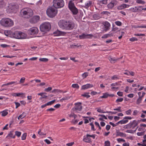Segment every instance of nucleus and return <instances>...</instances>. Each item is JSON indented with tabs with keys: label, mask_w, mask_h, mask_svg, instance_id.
Listing matches in <instances>:
<instances>
[{
	"label": "nucleus",
	"mask_w": 146,
	"mask_h": 146,
	"mask_svg": "<svg viewBox=\"0 0 146 146\" xmlns=\"http://www.w3.org/2000/svg\"><path fill=\"white\" fill-rule=\"evenodd\" d=\"M40 17L38 16H35L31 18L30 20V22L31 23H35L37 22L39 20Z\"/></svg>",
	"instance_id": "15"
},
{
	"label": "nucleus",
	"mask_w": 146,
	"mask_h": 146,
	"mask_svg": "<svg viewBox=\"0 0 146 146\" xmlns=\"http://www.w3.org/2000/svg\"><path fill=\"white\" fill-rule=\"evenodd\" d=\"M121 107H118L117 108L114 109L113 110H117L118 112H121Z\"/></svg>",
	"instance_id": "54"
},
{
	"label": "nucleus",
	"mask_w": 146,
	"mask_h": 146,
	"mask_svg": "<svg viewBox=\"0 0 146 146\" xmlns=\"http://www.w3.org/2000/svg\"><path fill=\"white\" fill-rule=\"evenodd\" d=\"M89 94V93H84V94H82L81 96L88 98L90 97V96L88 94Z\"/></svg>",
	"instance_id": "30"
},
{
	"label": "nucleus",
	"mask_w": 146,
	"mask_h": 146,
	"mask_svg": "<svg viewBox=\"0 0 146 146\" xmlns=\"http://www.w3.org/2000/svg\"><path fill=\"white\" fill-rule=\"evenodd\" d=\"M93 36L92 34H85L83 33L79 36V38L80 39L85 38H90L93 37Z\"/></svg>",
	"instance_id": "12"
},
{
	"label": "nucleus",
	"mask_w": 146,
	"mask_h": 146,
	"mask_svg": "<svg viewBox=\"0 0 146 146\" xmlns=\"http://www.w3.org/2000/svg\"><path fill=\"white\" fill-rule=\"evenodd\" d=\"M123 100V98H120L117 99L116 101V102L118 103L119 102H121Z\"/></svg>",
	"instance_id": "48"
},
{
	"label": "nucleus",
	"mask_w": 146,
	"mask_h": 146,
	"mask_svg": "<svg viewBox=\"0 0 146 146\" xmlns=\"http://www.w3.org/2000/svg\"><path fill=\"white\" fill-rule=\"evenodd\" d=\"M40 28L41 31L46 32L50 29L51 25L49 23L45 22L40 25Z\"/></svg>",
	"instance_id": "5"
},
{
	"label": "nucleus",
	"mask_w": 146,
	"mask_h": 146,
	"mask_svg": "<svg viewBox=\"0 0 146 146\" xmlns=\"http://www.w3.org/2000/svg\"><path fill=\"white\" fill-rule=\"evenodd\" d=\"M9 137L11 138H15V136L14 135H13V134L12 133H10L8 135L7 137Z\"/></svg>",
	"instance_id": "49"
},
{
	"label": "nucleus",
	"mask_w": 146,
	"mask_h": 146,
	"mask_svg": "<svg viewBox=\"0 0 146 146\" xmlns=\"http://www.w3.org/2000/svg\"><path fill=\"white\" fill-rule=\"evenodd\" d=\"M19 39H25L27 38V35L23 33L20 32Z\"/></svg>",
	"instance_id": "21"
},
{
	"label": "nucleus",
	"mask_w": 146,
	"mask_h": 146,
	"mask_svg": "<svg viewBox=\"0 0 146 146\" xmlns=\"http://www.w3.org/2000/svg\"><path fill=\"white\" fill-rule=\"evenodd\" d=\"M118 29V28L117 27H116L115 25H113L111 31H115L117 30Z\"/></svg>",
	"instance_id": "34"
},
{
	"label": "nucleus",
	"mask_w": 146,
	"mask_h": 146,
	"mask_svg": "<svg viewBox=\"0 0 146 146\" xmlns=\"http://www.w3.org/2000/svg\"><path fill=\"white\" fill-rule=\"evenodd\" d=\"M102 24L104 25V30L105 32L109 30L110 29V25L109 22L106 21L103 22Z\"/></svg>",
	"instance_id": "11"
},
{
	"label": "nucleus",
	"mask_w": 146,
	"mask_h": 146,
	"mask_svg": "<svg viewBox=\"0 0 146 146\" xmlns=\"http://www.w3.org/2000/svg\"><path fill=\"white\" fill-rule=\"evenodd\" d=\"M74 144V142L66 144V145L68 146H72Z\"/></svg>",
	"instance_id": "64"
},
{
	"label": "nucleus",
	"mask_w": 146,
	"mask_h": 146,
	"mask_svg": "<svg viewBox=\"0 0 146 146\" xmlns=\"http://www.w3.org/2000/svg\"><path fill=\"white\" fill-rule=\"evenodd\" d=\"M38 133L39 135H46V133L41 132L40 130L38 131Z\"/></svg>",
	"instance_id": "52"
},
{
	"label": "nucleus",
	"mask_w": 146,
	"mask_h": 146,
	"mask_svg": "<svg viewBox=\"0 0 146 146\" xmlns=\"http://www.w3.org/2000/svg\"><path fill=\"white\" fill-rule=\"evenodd\" d=\"M26 115V114L23 112L18 117V119H19L24 117Z\"/></svg>",
	"instance_id": "29"
},
{
	"label": "nucleus",
	"mask_w": 146,
	"mask_h": 146,
	"mask_svg": "<svg viewBox=\"0 0 146 146\" xmlns=\"http://www.w3.org/2000/svg\"><path fill=\"white\" fill-rule=\"evenodd\" d=\"M118 89V87H116L115 86H113L111 87V89L113 91L115 90H117Z\"/></svg>",
	"instance_id": "56"
},
{
	"label": "nucleus",
	"mask_w": 146,
	"mask_h": 146,
	"mask_svg": "<svg viewBox=\"0 0 146 146\" xmlns=\"http://www.w3.org/2000/svg\"><path fill=\"white\" fill-rule=\"evenodd\" d=\"M136 2L138 3L142 4H144L145 3V1L142 0H136Z\"/></svg>",
	"instance_id": "33"
},
{
	"label": "nucleus",
	"mask_w": 146,
	"mask_h": 146,
	"mask_svg": "<svg viewBox=\"0 0 146 146\" xmlns=\"http://www.w3.org/2000/svg\"><path fill=\"white\" fill-rule=\"evenodd\" d=\"M84 138L83 140L86 143H90L91 141V139L89 137V136H87V134L86 135V136H84Z\"/></svg>",
	"instance_id": "24"
},
{
	"label": "nucleus",
	"mask_w": 146,
	"mask_h": 146,
	"mask_svg": "<svg viewBox=\"0 0 146 146\" xmlns=\"http://www.w3.org/2000/svg\"><path fill=\"white\" fill-rule=\"evenodd\" d=\"M7 110H5L1 112L2 115L3 116H5L8 113Z\"/></svg>",
	"instance_id": "31"
},
{
	"label": "nucleus",
	"mask_w": 146,
	"mask_h": 146,
	"mask_svg": "<svg viewBox=\"0 0 146 146\" xmlns=\"http://www.w3.org/2000/svg\"><path fill=\"white\" fill-rule=\"evenodd\" d=\"M93 18L97 20L100 17L98 15L95 14L93 16Z\"/></svg>",
	"instance_id": "47"
},
{
	"label": "nucleus",
	"mask_w": 146,
	"mask_h": 146,
	"mask_svg": "<svg viewBox=\"0 0 146 146\" xmlns=\"http://www.w3.org/2000/svg\"><path fill=\"white\" fill-rule=\"evenodd\" d=\"M139 9L137 7L131 8L129 9V10L133 12H136Z\"/></svg>",
	"instance_id": "28"
},
{
	"label": "nucleus",
	"mask_w": 146,
	"mask_h": 146,
	"mask_svg": "<svg viewBox=\"0 0 146 146\" xmlns=\"http://www.w3.org/2000/svg\"><path fill=\"white\" fill-rule=\"evenodd\" d=\"M129 40L132 42L137 40V39L135 37H132L129 39Z\"/></svg>",
	"instance_id": "46"
},
{
	"label": "nucleus",
	"mask_w": 146,
	"mask_h": 146,
	"mask_svg": "<svg viewBox=\"0 0 146 146\" xmlns=\"http://www.w3.org/2000/svg\"><path fill=\"white\" fill-rule=\"evenodd\" d=\"M117 1L116 0H112L108 4V7L110 9H112L115 6L117 5Z\"/></svg>",
	"instance_id": "10"
},
{
	"label": "nucleus",
	"mask_w": 146,
	"mask_h": 146,
	"mask_svg": "<svg viewBox=\"0 0 146 146\" xmlns=\"http://www.w3.org/2000/svg\"><path fill=\"white\" fill-rule=\"evenodd\" d=\"M101 13L103 14L108 15V14H110V13L108 11H105L102 12Z\"/></svg>",
	"instance_id": "60"
},
{
	"label": "nucleus",
	"mask_w": 146,
	"mask_h": 146,
	"mask_svg": "<svg viewBox=\"0 0 146 146\" xmlns=\"http://www.w3.org/2000/svg\"><path fill=\"white\" fill-rule=\"evenodd\" d=\"M63 0H53V6L56 8H60L63 7L64 5Z\"/></svg>",
	"instance_id": "7"
},
{
	"label": "nucleus",
	"mask_w": 146,
	"mask_h": 146,
	"mask_svg": "<svg viewBox=\"0 0 146 146\" xmlns=\"http://www.w3.org/2000/svg\"><path fill=\"white\" fill-rule=\"evenodd\" d=\"M129 5L125 4H123L121 5L118 6L117 7V9L118 10H121L126 8H128Z\"/></svg>",
	"instance_id": "16"
},
{
	"label": "nucleus",
	"mask_w": 146,
	"mask_h": 146,
	"mask_svg": "<svg viewBox=\"0 0 146 146\" xmlns=\"http://www.w3.org/2000/svg\"><path fill=\"white\" fill-rule=\"evenodd\" d=\"M116 136H119L122 137H125L126 136V134L123 133L122 132H120L119 131H117L116 132Z\"/></svg>",
	"instance_id": "26"
},
{
	"label": "nucleus",
	"mask_w": 146,
	"mask_h": 146,
	"mask_svg": "<svg viewBox=\"0 0 146 146\" xmlns=\"http://www.w3.org/2000/svg\"><path fill=\"white\" fill-rule=\"evenodd\" d=\"M129 124L131 128L132 127V129L134 128L135 127H136L138 124L137 122L135 120L132 121H131Z\"/></svg>",
	"instance_id": "17"
},
{
	"label": "nucleus",
	"mask_w": 146,
	"mask_h": 146,
	"mask_svg": "<svg viewBox=\"0 0 146 146\" xmlns=\"http://www.w3.org/2000/svg\"><path fill=\"white\" fill-rule=\"evenodd\" d=\"M117 139V141L119 142H125V140H124L123 139L120 138Z\"/></svg>",
	"instance_id": "53"
},
{
	"label": "nucleus",
	"mask_w": 146,
	"mask_h": 146,
	"mask_svg": "<svg viewBox=\"0 0 146 146\" xmlns=\"http://www.w3.org/2000/svg\"><path fill=\"white\" fill-rule=\"evenodd\" d=\"M21 13L24 17L28 18L32 15L33 12L31 9L27 8L23 9L21 11Z\"/></svg>",
	"instance_id": "4"
},
{
	"label": "nucleus",
	"mask_w": 146,
	"mask_h": 146,
	"mask_svg": "<svg viewBox=\"0 0 146 146\" xmlns=\"http://www.w3.org/2000/svg\"><path fill=\"white\" fill-rule=\"evenodd\" d=\"M114 96V95L113 94H110L107 93H105L103 94V95L102 96H101V97L102 98H107L108 96L113 97Z\"/></svg>",
	"instance_id": "23"
},
{
	"label": "nucleus",
	"mask_w": 146,
	"mask_h": 146,
	"mask_svg": "<svg viewBox=\"0 0 146 146\" xmlns=\"http://www.w3.org/2000/svg\"><path fill=\"white\" fill-rule=\"evenodd\" d=\"M119 79V78L117 75H115L111 78V79L112 80H117Z\"/></svg>",
	"instance_id": "36"
},
{
	"label": "nucleus",
	"mask_w": 146,
	"mask_h": 146,
	"mask_svg": "<svg viewBox=\"0 0 146 146\" xmlns=\"http://www.w3.org/2000/svg\"><path fill=\"white\" fill-rule=\"evenodd\" d=\"M97 111L99 113H106V112L104 111L103 110H102V109L100 108H98L97 109Z\"/></svg>",
	"instance_id": "44"
},
{
	"label": "nucleus",
	"mask_w": 146,
	"mask_h": 146,
	"mask_svg": "<svg viewBox=\"0 0 146 146\" xmlns=\"http://www.w3.org/2000/svg\"><path fill=\"white\" fill-rule=\"evenodd\" d=\"M92 87L93 85L92 84H87L86 85L82 86V89L85 90L92 88Z\"/></svg>",
	"instance_id": "20"
},
{
	"label": "nucleus",
	"mask_w": 146,
	"mask_h": 146,
	"mask_svg": "<svg viewBox=\"0 0 146 146\" xmlns=\"http://www.w3.org/2000/svg\"><path fill=\"white\" fill-rule=\"evenodd\" d=\"M61 91L58 89H55L52 91V92L55 93L57 92H61Z\"/></svg>",
	"instance_id": "55"
},
{
	"label": "nucleus",
	"mask_w": 146,
	"mask_h": 146,
	"mask_svg": "<svg viewBox=\"0 0 146 146\" xmlns=\"http://www.w3.org/2000/svg\"><path fill=\"white\" fill-rule=\"evenodd\" d=\"M90 125L91 126V129L93 131H95V129L94 128V126L93 124L92 123H90Z\"/></svg>",
	"instance_id": "62"
},
{
	"label": "nucleus",
	"mask_w": 146,
	"mask_h": 146,
	"mask_svg": "<svg viewBox=\"0 0 146 146\" xmlns=\"http://www.w3.org/2000/svg\"><path fill=\"white\" fill-rule=\"evenodd\" d=\"M22 94L21 93H14L12 94V96L14 97H20L21 95Z\"/></svg>",
	"instance_id": "35"
},
{
	"label": "nucleus",
	"mask_w": 146,
	"mask_h": 146,
	"mask_svg": "<svg viewBox=\"0 0 146 146\" xmlns=\"http://www.w3.org/2000/svg\"><path fill=\"white\" fill-rule=\"evenodd\" d=\"M25 78L23 77V78H21V79L20 81V83H23L24 82V81H25Z\"/></svg>",
	"instance_id": "61"
},
{
	"label": "nucleus",
	"mask_w": 146,
	"mask_h": 146,
	"mask_svg": "<svg viewBox=\"0 0 146 146\" xmlns=\"http://www.w3.org/2000/svg\"><path fill=\"white\" fill-rule=\"evenodd\" d=\"M88 72H85L82 74V76L83 78H86L88 76Z\"/></svg>",
	"instance_id": "40"
},
{
	"label": "nucleus",
	"mask_w": 146,
	"mask_h": 146,
	"mask_svg": "<svg viewBox=\"0 0 146 146\" xmlns=\"http://www.w3.org/2000/svg\"><path fill=\"white\" fill-rule=\"evenodd\" d=\"M38 32V29L36 27H32L27 31L29 35H34L37 34Z\"/></svg>",
	"instance_id": "8"
},
{
	"label": "nucleus",
	"mask_w": 146,
	"mask_h": 146,
	"mask_svg": "<svg viewBox=\"0 0 146 146\" xmlns=\"http://www.w3.org/2000/svg\"><path fill=\"white\" fill-rule=\"evenodd\" d=\"M27 136L26 133H24L21 136V139L22 140H24L26 139Z\"/></svg>",
	"instance_id": "41"
},
{
	"label": "nucleus",
	"mask_w": 146,
	"mask_h": 146,
	"mask_svg": "<svg viewBox=\"0 0 146 146\" xmlns=\"http://www.w3.org/2000/svg\"><path fill=\"white\" fill-rule=\"evenodd\" d=\"M9 9L11 10V12H13L14 10L17 8V6L14 4H11L9 5L8 7Z\"/></svg>",
	"instance_id": "19"
},
{
	"label": "nucleus",
	"mask_w": 146,
	"mask_h": 146,
	"mask_svg": "<svg viewBox=\"0 0 146 146\" xmlns=\"http://www.w3.org/2000/svg\"><path fill=\"white\" fill-rule=\"evenodd\" d=\"M68 6L70 10L72 11L73 15H76L78 12V11L77 9L75 7L74 3L72 1H69Z\"/></svg>",
	"instance_id": "6"
},
{
	"label": "nucleus",
	"mask_w": 146,
	"mask_h": 146,
	"mask_svg": "<svg viewBox=\"0 0 146 146\" xmlns=\"http://www.w3.org/2000/svg\"><path fill=\"white\" fill-rule=\"evenodd\" d=\"M109 35L108 34H106L102 36V38H106L108 37H109Z\"/></svg>",
	"instance_id": "59"
},
{
	"label": "nucleus",
	"mask_w": 146,
	"mask_h": 146,
	"mask_svg": "<svg viewBox=\"0 0 146 146\" xmlns=\"http://www.w3.org/2000/svg\"><path fill=\"white\" fill-rule=\"evenodd\" d=\"M104 146H111L110 142L108 141H105L104 143Z\"/></svg>",
	"instance_id": "39"
},
{
	"label": "nucleus",
	"mask_w": 146,
	"mask_h": 146,
	"mask_svg": "<svg viewBox=\"0 0 146 146\" xmlns=\"http://www.w3.org/2000/svg\"><path fill=\"white\" fill-rule=\"evenodd\" d=\"M19 33L20 32H19L18 31L13 32L12 33V35L11 37H13L19 39V38L20 37Z\"/></svg>",
	"instance_id": "18"
},
{
	"label": "nucleus",
	"mask_w": 146,
	"mask_h": 146,
	"mask_svg": "<svg viewBox=\"0 0 146 146\" xmlns=\"http://www.w3.org/2000/svg\"><path fill=\"white\" fill-rule=\"evenodd\" d=\"M58 25L61 28L67 30H71L74 26V24L72 22L64 20L60 21L58 22Z\"/></svg>",
	"instance_id": "1"
},
{
	"label": "nucleus",
	"mask_w": 146,
	"mask_h": 146,
	"mask_svg": "<svg viewBox=\"0 0 146 146\" xmlns=\"http://www.w3.org/2000/svg\"><path fill=\"white\" fill-rule=\"evenodd\" d=\"M55 101V100H53L51 101L48 102L46 103V105H47V106L51 105L52 104H53L54 102Z\"/></svg>",
	"instance_id": "37"
},
{
	"label": "nucleus",
	"mask_w": 146,
	"mask_h": 146,
	"mask_svg": "<svg viewBox=\"0 0 146 146\" xmlns=\"http://www.w3.org/2000/svg\"><path fill=\"white\" fill-rule=\"evenodd\" d=\"M132 117L129 116L125 117H124L123 120L118 121L117 124H124L127 123L128 121V119H131Z\"/></svg>",
	"instance_id": "9"
},
{
	"label": "nucleus",
	"mask_w": 146,
	"mask_h": 146,
	"mask_svg": "<svg viewBox=\"0 0 146 146\" xmlns=\"http://www.w3.org/2000/svg\"><path fill=\"white\" fill-rule=\"evenodd\" d=\"M92 4V2L90 1H87L85 4V5L84 7L86 9H88Z\"/></svg>",
	"instance_id": "22"
},
{
	"label": "nucleus",
	"mask_w": 146,
	"mask_h": 146,
	"mask_svg": "<svg viewBox=\"0 0 146 146\" xmlns=\"http://www.w3.org/2000/svg\"><path fill=\"white\" fill-rule=\"evenodd\" d=\"M52 88L51 87H49L48 88H46L45 89V91L46 92H48L52 90Z\"/></svg>",
	"instance_id": "63"
},
{
	"label": "nucleus",
	"mask_w": 146,
	"mask_h": 146,
	"mask_svg": "<svg viewBox=\"0 0 146 146\" xmlns=\"http://www.w3.org/2000/svg\"><path fill=\"white\" fill-rule=\"evenodd\" d=\"M142 99L138 97V99H137L136 102V103L137 104H139L141 102Z\"/></svg>",
	"instance_id": "43"
},
{
	"label": "nucleus",
	"mask_w": 146,
	"mask_h": 146,
	"mask_svg": "<svg viewBox=\"0 0 146 146\" xmlns=\"http://www.w3.org/2000/svg\"><path fill=\"white\" fill-rule=\"evenodd\" d=\"M115 24L117 26H120L121 25V23L119 21H117L115 22Z\"/></svg>",
	"instance_id": "50"
},
{
	"label": "nucleus",
	"mask_w": 146,
	"mask_h": 146,
	"mask_svg": "<svg viewBox=\"0 0 146 146\" xmlns=\"http://www.w3.org/2000/svg\"><path fill=\"white\" fill-rule=\"evenodd\" d=\"M0 24L1 26L6 28L10 27L14 25L13 21L8 18H3L0 21Z\"/></svg>",
	"instance_id": "2"
},
{
	"label": "nucleus",
	"mask_w": 146,
	"mask_h": 146,
	"mask_svg": "<svg viewBox=\"0 0 146 146\" xmlns=\"http://www.w3.org/2000/svg\"><path fill=\"white\" fill-rule=\"evenodd\" d=\"M21 134V133L19 131H16L15 132V135L18 137H19Z\"/></svg>",
	"instance_id": "45"
},
{
	"label": "nucleus",
	"mask_w": 146,
	"mask_h": 146,
	"mask_svg": "<svg viewBox=\"0 0 146 146\" xmlns=\"http://www.w3.org/2000/svg\"><path fill=\"white\" fill-rule=\"evenodd\" d=\"M126 114L127 115H130L131 114L132 111L131 110H129L125 112Z\"/></svg>",
	"instance_id": "42"
},
{
	"label": "nucleus",
	"mask_w": 146,
	"mask_h": 146,
	"mask_svg": "<svg viewBox=\"0 0 146 146\" xmlns=\"http://www.w3.org/2000/svg\"><path fill=\"white\" fill-rule=\"evenodd\" d=\"M117 95L120 96H122L123 95V92H118L117 93Z\"/></svg>",
	"instance_id": "58"
},
{
	"label": "nucleus",
	"mask_w": 146,
	"mask_h": 146,
	"mask_svg": "<svg viewBox=\"0 0 146 146\" xmlns=\"http://www.w3.org/2000/svg\"><path fill=\"white\" fill-rule=\"evenodd\" d=\"M124 128L125 129H130V125H129V124H128L125 125L124 127Z\"/></svg>",
	"instance_id": "57"
},
{
	"label": "nucleus",
	"mask_w": 146,
	"mask_h": 146,
	"mask_svg": "<svg viewBox=\"0 0 146 146\" xmlns=\"http://www.w3.org/2000/svg\"><path fill=\"white\" fill-rule=\"evenodd\" d=\"M39 60L41 62H46L48 61V60L47 58H41L39 59Z\"/></svg>",
	"instance_id": "32"
},
{
	"label": "nucleus",
	"mask_w": 146,
	"mask_h": 146,
	"mask_svg": "<svg viewBox=\"0 0 146 146\" xmlns=\"http://www.w3.org/2000/svg\"><path fill=\"white\" fill-rule=\"evenodd\" d=\"M119 85L117 82H115V83H112L110 84V86L111 87L115 86H118Z\"/></svg>",
	"instance_id": "51"
},
{
	"label": "nucleus",
	"mask_w": 146,
	"mask_h": 146,
	"mask_svg": "<svg viewBox=\"0 0 146 146\" xmlns=\"http://www.w3.org/2000/svg\"><path fill=\"white\" fill-rule=\"evenodd\" d=\"M46 12L49 17L52 18L56 15L57 13V10L54 6H51L47 9Z\"/></svg>",
	"instance_id": "3"
},
{
	"label": "nucleus",
	"mask_w": 146,
	"mask_h": 146,
	"mask_svg": "<svg viewBox=\"0 0 146 146\" xmlns=\"http://www.w3.org/2000/svg\"><path fill=\"white\" fill-rule=\"evenodd\" d=\"M109 60L110 61L111 63H114L115 62L118 60V58H111V57H109L108 58Z\"/></svg>",
	"instance_id": "27"
},
{
	"label": "nucleus",
	"mask_w": 146,
	"mask_h": 146,
	"mask_svg": "<svg viewBox=\"0 0 146 146\" xmlns=\"http://www.w3.org/2000/svg\"><path fill=\"white\" fill-rule=\"evenodd\" d=\"M81 104L82 103L80 102H78L75 104L74 108L76 111H81L82 108V106L81 105Z\"/></svg>",
	"instance_id": "13"
},
{
	"label": "nucleus",
	"mask_w": 146,
	"mask_h": 146,
	"mask_svg": "<svg viewBox=\"0 0 146 146\" xmlns=\"http://www.w3.org/2000/svg\"><path fill=\"white\" fill-rule=\"evenodd\" d=\"M54 36H64L66 34V33L64 32L61 31L57 30L53 33Z\"/></svg>",
	"instance_id": "14"
},
{
	"label": "nucleus",
	"mask_w": 146,
	"mask_h": 146,
	"mask_svg": "<svg viewBox=\"0 0 146 146\" xmlns=\"http://www.w3.org/2000/svg\"><path fill=\"white\" fill-rule=\"evenodd\" d=\"M4 33L6 36H8L10 35V36L11 37L13 32H12L10 30H6L4 31Z\"/></svg>",
	"instance_id": "25"
},
{
	"label": "nucleus",
	"mask_w": 146,
	"mask_h": 146,
	"mask_svg": "<svg viewBox=\"0 0 146 146\" xmlns=\"http://www.w3.org/2000/svg\"><path fill=\"white\" fill-rule=\"evenodd\" d=\"M72 86L74 88H76L77 89H78L79 87V86L77 84H72Z\"/></svg>",
	"instance_id": "38"
}]
</instances>
